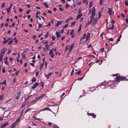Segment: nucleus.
I'll use <instances>...</instances> for the list:
<instances>
[{"label": "nucleus", "mask_w": 128, "mask_h": 128, "mask_svg": "<svg viewBox=\"0 0 128 128\" xmlns=\"http://www.w3.org/2000/svg\"><path fill=\"white\" fill-rule=\"evenodd\" d=\"M74 44H73L70 46V51H71L73 49V48L74 46Z\"/></svg>", "instance_id": "f3484780"}, {"label": "nucleus", "mask_w": 128, "mask_h": 128, "mask_svg": "<svg viewBox=\"0 0 128 128\" xmlns=\"http://www.w3.org/2000/svg\"><path fill=\"white\" fill-rule=\"evenodd\" d=\"M51 55H50V57L51 58H52L54 56V54L53 53V54H51Z\"/></svg>", "instance_id": "13d9d810"}, {"label": "nucleus", "mask_w": 128, "mask_h": 128, "mask_svg": "<svg viewBox=\"0 0 128 128\" xmlns=\"http://www.w3.org/2000/svg\"><path fill=\"white\" fill-rule=\"evenodd\" d=\"M101 13L100 12H98V18H100L101 16Z\"/></svg>", "instance_id": "c756f323"}, {"label": "nucleus", "mask_w": 128, "mask_h": 128, "mask_svg": "<svg viewBox=\"0 0 128 128\" xmlns=\"http://www.w3.org/2000/svg\"><path fill=\"white\" fill-rule=\"evenodd\" d=\"M66 37V36L65 35H64L61 38V39L62 40H64L65 38Z\"/></svg>", "instance_id": "a19ab883"}, {"label": "nucleus", "mask_w": 128, "mask_h": 128, "mask_svg": "<svg viewBox=\"0 0 128 128\" xmlns=\"http://www.w3.org/2000/svg\"><path fill=\"white\" fill-rule=\"evenodd\" d=\"M82 14H78L76 18V20H78V19L80 18V17L82 16Z\"/></svg>", "instance_id": "4468645a"}, {"label": "nucleus", "mask_w": 128, "mask_h": 128, "mask_svg": "<svg viewBox=\"0 0 128 128\" xmlns=\"http://www.w3.org/2000/svg\"><path fill=\"white\" fill-rule=\"evenodd\" d=\"M11 39V38H9L8 39L4 41L3 42H2L3 44H6L7 42H8Z\"/></svg>", "instance_id": "2eb2a0df"}, {"label": "nucleus", "mask_w": 128, "mask_h": 128, "mask_svg": "<svg viewBox=\"0 0 128 128\" xmlns=\"http://www.w3.org/2000/svg\"><path fill=\"white\" fill-rule=\"evenodd\" d=\"M8 122H6L4 124H1L0 125V128H3L6 126H8Z\"/></svg>", "instance_id": "20e7f679"}, {"label": "nucleus", "mask_w": 128, "mask_h": 128, "mask_svg": "<svg viewBox=\"0 0 128 128\" xmlns=\"http://www.w3.org/2000/svg\"><path fill=\"white\" fill-rule=\"evenodd\" d=\"M114 22H115L114 20H112L111 22V23L112 24H113L114 25Z\"/></svg>", "instance_id": "603ef678"}, {"label": "nucleus", "mask_w": 128, "mask_h": 128, "mask_svg": "<svg viewBox=\"0 0 128 128\" xmlns=\"http://www.w3.org/2000/svg\"><path fill=\"white\" fill-rule=\"evenodd\" d=\"M3 55V54L2 55L1 54H0V58L2 59Z\"/></svg>", "instance_id": "338daca9"}, {"label": "nucleus", "mask_w": 128, "mask_h": 128, "mask_svg": "<svg viewBox=\"0 0 128 128\" xmlns=\"http://www.w3.org/2000/svg\"><path fill=\"white\" fill-rule=\"evenodd\" d=\"M84 76H82V77L81 78H80L79 79H78V80H82V79L83 78H84Z\"/></svg>", "instance_id": "6e6d98bb"}, {"label": "nucleus", "mask_w": 128, "mask_h": 128, "mask_svg": "<svg viewBox=\"0 0 128 128\" xmlns=\"http://www.w3.org/2000/svg\"><path fill=\"white\" fill-rule=\"evenodd\" d=\"M69 47V45H67L65 49V51H66L68 49Z\"/></svg>", "instance_id": "393cba45"}, {"label": "nucleus", "mask_w": 128, "mask_h": 128, "mask_svg": "<svg viewBox=\"0 0 128 128\" xmlns=\"http://www.w3.org/2000/svg\"><path fill=\"white\" fill-rule=\"evenodd\" d=\"M20 95H18V96H16V99H18L19 98H20Z\"/></svg>", "instance_id": "3c124183"}, {"label": "nucleus", "mask_w": 128, "mask_h": 128, "mask_svg": "<svg viewBox=\"0 0 128 128\" xmlns=\"http://www.w3.org/2000/svg\"><path fill=\"white\" fill-rule=\"evenodd\" d=\"M97 22V20H94L93 22L92 23V24H96Z\"/></svg>", "instance_id": "473e14b6"}, {"label": "nucleus", "mask_w": 128, "mask_h": 128, "mask_svg": "<svg viewBox=\"0 0 128 128\" xmlns=\"http://www.w3.org/2000/svg\"><path fill=\"white\" fill-rule=\"evenodd\" d=\"M54 49L53 48H52L51 50H50V52L49 53V54L50 55L52 54H53V50H54Z\"/></svg>", "instance_id": "6ab92c4d"}, {"label": "nucleus", "mask_w": 128, "mask_h": 128, "mask_svg": "<svg viewBox=\"0 0 128 128\" xmlns=\"http://www.w3.org/2000/svg\"><path fill=\"white\" fill-rule=\"evenodd\" d=\"M49 35V32H47L45 36V37L46 38H47Z\"/></svg>", "instance_id": "c85d7f7f"}, {"label": "nucleus", "mask_w": 128, "mask_h": 128, "mask_svg": "<svg viewBox=\"0 0 128 128\" xmlns=\"http://www.w3.org/2000/svg\"><path fill=\"white\" fill-rule=\"evenodd\" d=\"M22 56L23 58H24L25 59L26 58L25 55L24 54V53H22Z\"/></svg>", "instance_id": "a878e982"}, {"label": "nucleus", "mask_w": 128, "mask_h": 128, "mask_svg": "<svg viewBox=\"0 0 128 128\" xmlns=\"http://www.w3.org/2000/svg\"><path fill=\"white\" fill-rule=\"evenodd\" d=\"M101 51L102 52H103L104 50V48H101L100 49Z\"/></svg>", "instance_id": "a18cd8bd"}, {"label": "nucleus", "mask_w": 128, "mask_h": 128, "mask_svg": "<svg viewBox=\"0 0 128 128\" xmlns=\"http://www.w3.org/2000/svg\"><path fill=\"white\" fill-rule=\"evenodd\" d=\"M68 24H66V25H65L63 27V28H66L67 26H68Z\"/></svg>", "instance_id": "5fc2aeb1"}, {"label": "nucleus", "mask_w": 128, "mask_h": 128, "mask_svg": "<svg viewBox=\"0 0 128 128\" xmlns=\"http://www.w3.org/2000/svg\"><path fill=\"white\" fill-rule=\"evenodd\" d=\"M46 47L47 49H48L49 48V46L48 44H46Z\"/></svg>", "instance_id": "864d4df0"}, {"label": "nucleus", "mask_w": 128, "mask_h": 128, "mask_svg": "<svg viewBox=\"0 0 128 128\" xmlns=\"http://www.w3.org/2000/svg\"><path fill=\"white\" fill-rule=\"evenodd\" d=\"M125 4L126 6H127L128 5V1L126 0L125 1Z\"/></svg>", "instance_id": "37998d69"}, {"label": "nucleus", "mask_w": 128, "mask_h": 128, "mask_svg": "<svg viewBox=\"0 0 128 128\" xmlns=\"http://www.w3.org/2000/svg\"><path fill=\"white\" fill-rule=\"evenodd\" d=\"M90 33H87L86 36V42L89 39L90 37Z\"/></svg>", "instance_id": "9b49d317"}, {"label": "nucleus", "mask_w": 128, "mask_h": 128, "mask_svg": "<svg viewBox=\"0 0 128 128\" xmlns=\"http://www.w3.org/2000/svg\"><path fill=\"white\" fill-rule=\"evenodd\" d=\"M82 25L80 24L79 26V28L78 30V32H79L82 29Z\"/></svg>", "instance_id": "5701e85b"}, {"label": "nucleus", "mask_w": 128, "mask_h": 128, "mask_svg": "<svg viewBox=\"0 0 128 128\" xmlns=\"http://www.w3.org/2000/svg\"><path fill=\"white\" fill-rule=\"evenodd\" d=\"M95 9L94 7H93L92 12V15L91 16H93L95 15Z\"/></svg>", "instance_id": "39448f33"}, {"label": "nucleus", "mask_w": 128, "mask_h": 128, "mask_svg": "<svg viewBox=\"0 0 128 128\" xmlns=\"http://www.w3.org/2000/svg\"><path fill=\"white\" fill-rule=\"evenodd\" d=\"M20 120V118H18L11 125L10 127V128H14V126L18 124V122Z\"/></svg>", "instance_id": "f03ea898"}, {"label": "nucleus", "mask_w": 128, "mask_h": 128, "mask_svg": "<svg viewBox=\"0 0 128 128\" xmlns=\"http://www.w3.org/2000/svg\"><path fill=\"white\" fill-rule=\"evenodd\" d=\"M74 30L73 29L72 30L71 32L70 33V35H72V34H73L74 32Z\"/></svg>", "instance_id": "72a5a7b5"}, {"label": "nucleus", "mask_w": 128, "mask_h": 128, "mask_svg": "<svg viewBox=\"0 0 128 128\" xmlns=\"http://www.w3.org/2000/svg\"><path fill=\"white\" fill-rule=\"evenodd\" d=\"M75 24V22H72L71 24V26H73V25H74Z\"/></svg>", "instance_id": "79ce46f5"}, {"label": "nucleus", "mask_w": 128, "mask_h": 128, "mask_svg": "<svg viewBox=\"0 0 128 128\" xmlns=\"http://www.w3.org/2000/svg\"><path fill=\"white\" fill-rule=\"evenodd\" d=\"M69 5L67 3H66V5H65V7L66 8H68L69 6Z\"/></svg>", "instance_id": "e433bc0d"}, {"label": "nucleus", "mask_w": 128, "mask_h": 128, "mask_svg": "<svg viewBox=\"0 0 128 128\" xmlns=\"http://www.w3.org/2000/svg\"><path fill=\"white\" fill-rule=\"evenodd\" d=\"M42 24H39V25L38 26V27L39 28H40L42 27Z\"/></svg>", "instance_id": "49530a36"}, {"label": "nucleus", "mask_w": 128, "mask_h": 128, "mask_svg": "<svg viewBox=\"0 0 128 128\" xmlns=\"http://www.w3.org/2000/svg\"><path fill=\"white\" fill-rule=\"evenodd\" d=\"M124 80L126 81L127 80H126V78L125 77L122 76H118L116 78H115L116 82L118 81L120 82V80L123 81Z\"/></svg>", "instance_id": "f257e3e1"}, {"label": "nucleus", "mask_w": 128, "mask_h": 128, "mask_svg": "<svg viewBox=\"0 0 128 128\" xmlns=\"http://www.w3.org/2000/svg\"><path fill=\"white\" fill-rule=\"evenodd\" d=\"M45 110H48L49 111H51V110L50 109V108H46L44 109H43L42 110H41V111H43Z\"/></svg>", "instance_id": "412c9836"}, {"label": "nucleus", "mask_w": 128, "mask_h": 128, "mask_svg": "<svg viewBox=\"0 0 128 128\" xmlns=\"http://www.w3.org/2000/svg\"><path fill=\"white\" fill-rule=\"evenodd\" d=\"M12 6V3H11L10 4V7H9V8H6V10L8 12H10V10Z\"/></svg>", "instance_id": "9d476101"}, {"label": "nucleus", "mask_w": 128, "mask_h": 128, "mask_svg": "<svg viewBox=\"0 0 128 128\" xmlns=\"http://www.w3.org/2000/svg\"><path fill=\"white\" fill-rule=\"evenodd\" d=\"M32 82H33L36 80V79L35 78H33L32 80Z\"/></svg>", "instance_id": "58836bf2"}, {"label": "nucleus", "mask_w": 128, "mask_h": 128, "mask_svg": "<svg viewBox=\"0 0 128 128\" xmlns=\"http://www.w3.org/2000/svg\"><path fill=\"white\" fill-rule=\"evenodd\" d=\"M51 25V24L50 23H49L47 25V26L48 27L50 26Z\"/></svg>", "instance_id": "774afa93"}, {"label": "nucleus", "mask_w": 128, "mask_h": 128, "mask_svg": "<svg viewBox=\"0 0 128 128\" xmlns=\"http://www.w3.org/2000/svg\"><path fill=\"white\" fill-rule=\"evenodd\" d=\"M87 114L88 116H92L93 118H95L96 117V114H94L92 113H87Z\"/></svg>", "instance_id": "423d86ee"}, {"label": "nucleus", "mask_w": 128, "mask_h": 128, "mask_svg": "<svg viewBox=\"0 0 128 128\" xmlns=\"http://www.w3.org/2000/svg\"><path fill=\"white\" fill-rule=\"evenodd\" d=\"M47 4L46 2H44V3L43 4V5H44L45 7L47 8H48V5H47Z\"/></svg>", "instance_id": "4be33fe9"}, {"label": "nucleus", "mask_w": 128, "mask_h": 128, "mask_svg": "<svg viewBox=\"0 0 128 128\" xmlns=\"http://www.w3.org/2000/svg\"><path fill=\"white\" fill-rule=\"evenodd\" d=\"M2 84H6V80H4L3 82L2 83Z\"/></svg>", "instance_id": "f704fd0d"}, {"label": "nucleus", "mask_w": 128, "mask_h": 128, "mask_svg": "<svg viewBox=\"0 0 128 128\" xmlns=\"http://www.w3.org/2000/svg\"><path fill=\"white\" fill-rule=\"evenodd\" d=\"M31 5L30 4H28L26 5V6L28 8H30L31 6Z\"/></svg>", "instance_id": "680f3d73"}, {"label": "nucleus", "mask_w": 128, "mask_h": 128, "mask_svg": "<svg viewBox=\"0 0 128 128\" xmlns=\"http://www.w3.org/2000/svg\"><path fill=\"white\" fill-rule=\"evenodd\" d=\"M5 4V3L4 2L2 3V5L1 6V7H4V5Z\"/></svg>", "instance_id": "ea45409f"}, {"label": "nucleus", "mask_w": 128, "mask_h": 128, "mask_svg": "<svg viewBox=\"0 0 128 128\" xmlns=\"http://www.w3.org/2000/svg\"><path fill=\"white\" fill-rule=\"evenodd\" d=\"M109 40L111 41H112L113 40V39L112 38H110L108 39V40Z\"/></svg>", "instance_id": "e2e57ef3"}, {"label": "nucleus", "mask_w": 128, "mask_h": 128, "mask_svg": "<svg viewBox=\"0 0 128 128\" xmlns=\"http://www.w3.org/2000/svg\"><path fill=\"white\" fill-rule=\"evenodd\" d=\"M108 13L110 15V16L112 14V10L110 8H108Z\"/></svg>", "instance_id": "f8f14e48"}, {"label": "nucleus", "mask_w": 128, "mask_h": 128, "mask_svg": "<svg viewBox=\"0 0 128 128\" xmlns=\"http://www.w3.org/2000/svg\"><path fill=\"white\" fill-rule=\"evenodd\" d=\"M30 10H27L26 11V14H28L29 13V12H30Z\"/></svg>", "instance_id": "4d7b16f0"}, {"label": "nucleus", "mask_w": 128, "mask_h": 128, "mask_svg": "<svg viewBox=\"0 0 128 128\" xmlns=\"http://www.w3.org/2000/svg\"><path fill=\"white\" fill-rule=\"evenodd\" d=\"M36 116H33L32 117H33V118H34L35 120H40V119L36 118Z\"/></svg>", "instance_id": "c03bdc74"}, {"label": "nucleus", "mask_w": 128, "mask_h": 128, "mask_svg": "<svg viewBox=\"0 0 128 128\" xmlns=\"http://www.w3.org/2000/svg\"><path fill=\"white\" fill-rule=\"evenodd\" d=\"M3 98H4V97H3V96H2V95L0 96V100H3Z\"/></svg>", "instance_id": "4c0bfd02"}, {"label": "nucleus", "mask_w": 128, "mask_h": 128, "mask_svg": "<svg viewBox=\"0 0 128 128\" xmlns=\"http://www.w3.org/2000/svg\"><path fill=\"white\" fill-rule=\"evenodd\" d=\"M44 66V63H42L40 67V69H41Z\"/></svg>", "instance_id": "c9c22d12"}, {"label": "nucleus", "mask_w": 128, "mask_h": 128, "mask_svg": "<svg viewBox=\"0 0 128 128\" xmlns=\"http://www.w3.org/2000/svg\"><path fill=\"white\" fill-rule=\"evenodd\" d=\"M4 63L6 65H8V62L7 60H5L4 61Z\"/></svg>", "instance_id": "de8ad7c7"}, {"label": "nucleus", "mask_w": 128, "mask_h": 128, "mask_svg": "<svg viewBox=\"0 0 128 128\" xmlns=\"http://www.w3.org/2000/svg\"><path fill=\"white\" fill-rule=\"evenodd\" d=\"M104 0H100L99 2L100 3V5H102L103 3V1Z\"/></svg>", "instance_id": "7c9ffc66"}, {"label": "nucleus", "mask_w": 128, "mask_h": 128, "mask_svg": "<svg viewBox=\"0 0 128 128\" xmlns=\"http://www.w3.org/2000/svg\"><path fill=\"white\" fill-rule=\"evenodd\" d=\"M74 69L73 68L72 70V71L71 73V75L72 76V74H73L74 73Z\"/></svg>", "instance_id": "0e129e2a"}, {"label": "nucleus", "mask_w": 128, "mask_h": 128, "mask_svg": "<svg viewBox=\"0 0 128 128\" xmlns=\"http://www.w3.org/2000/svg\"><path fill=\"white\" fill-rule=\"evenodd\" d=\"M94 18L93 16H90V20L86 23V26H88L90 24H91L92 22V20H94Z\"/></svg>", "instance_id": "7ed1b4c3"}, {"label": "nucleus", "mask_w": 128, "mask_h": 128, "mask_svg": "<svg viewBox=\"0 0 128 128\" xmlns=\"http://www.w3.org/2000/svg\"><path fill=\"white\" fill-rule=\"evenodd\" d=\"M110 24L109 25L110 27L108 28V30H109V29H111L112 30L113 29L114 25L113 24H112L111 26L110 27Z\"/></svg>", "instance_id": "aec40b11"}, {"label": "nucleus", "mask_w": 128, "mask_h": 128, "mask_svg": "<svg viewBox=\"0 0 128 128\" xmlns=\"http://www.w3.org/2000/svg\"><path fill=\"white\" fill-rule=\"evenodd\" d=\"M62 21H59L57 22L56 24L55 25V26L56 27H58V26L59 25L61 24L62 23Z\"/></svg>", "instance_id": "1a4fd4ad"}, {"label": "nucleus", "mask_w": 128, "mask_h": 128, "mask_svg": "<svg viewBox=\"0 0 128 128\" xmlns=\"http://www.w3.org/2000/svg\"><path fill=\"white\" fill-rule=\"evenodd\" d=\"M7 49H6L5 48H4V49H2L1 51L0 54L2 55H4V54L5 52H6V50H7Z\"/></svg>", "instance_id": "0eeeda50"}, {"label": "nucleus", "mask_w": 128, "mask_h": 128, "mask_svg": "<svg viewBox=\"0 0 128 128\" xmlns=\"http://www.w3.org/2000/svg\"><path fill=\"white\" fill-rule=\"evenodd\" d=\"M40 86L42 87V89L44 87L43 82H40Z\"/></svg>", "instance_id": "b1692460"}, {"label": "nucleus", "mask_w": 128, "mask_h": 128, "mask_svg": "<svg viewBox=\"0 0 128 128\" xmlns=\"http://www.w3.org/2000/svg\"><path fill=\"white\" fill-rule=\"evenodd\" d=\"M39 85V83L38 82H36L35 83L34 85L31 87L32 89H34L36 88L37 86Z\"/></svg>", "instance_id": "6e6552de"}, {"label": "nucleus", "mask_w": 128, "mask_h": 128, "mask_svg": "<svg viewBox=\"0 0 128 128\" xmlns=\"http://www.w3.org/2000/svg\"><path fill=\"white\" fill-rule=\"evenodd\" d=\"M56 35L57 37L58 38L60 37V35L59 32H56Z\"/></svg>", "instance_id": "ddd939ff"}, {"label": "nucleus", "mask_w": 128, "mask_h": 128, "mask_svg": "<svg viewBox=\"0 0 128 128\" xmlns=\"http://www.w3.org/2000/svg\"><path fill=\"white\" fill-rule=\"evenodd\" d=\"M13 40L12 39L9 42H8V44H11L13 42Z\"/></svg>", "instance_id": "cd10ccee"}, {"label": "nucleus", "mask_w": 128, "mask_h": 128, "mask_svg": "<svg viewBox=\"0 0 128 128\" xmlns=\"http://www.w3.org/2000/svg\"><path fill=\"white\" fill-rule=\"evenodd\" d=\"M31 96H29L27 98H25V100H28L30 98V97Z\"/></svg>", "instance_id": "052dcab7"}, {"label": "nucleus", "mask_w": 128, "mask_h": 128, "mask_svg": "<svg viewBox=\"0 0 128 128\" xmlns=\"http://www.w3.org/2000/svg\"><path fill=\"white\" fill-rule=\"evenodd\" d=\"M28 50V48H26V49H25L24 51H23L22 53H25Z\"/></svg>", "instance_id": "09e8293b"}, {"label": "nucleus", "mask_w": 128, "mask_h": 128, "mask_svg": "<svg viewBox=\"0 0 128 128\" xmlns=\"http://www.w3.org/2000/svg\"><path fill=\"white\" fill-rule=\"evenodd\" d=\"M52 40L54 41L55 40L56 38L55 36H54L53 35L52 36Z\"/></svg>", "instance_id": "2f4dec72"}, {"label": "nucleus", "mask_w": 128, "mask_h": 128, "mask_svg": "<svg viewBox=\"0 0 128 128\" xmlns=\"http://www.w3.org/2000/svg\"><path fill=\"white\" fill-rule=\"evenodd\" d=\"M0 108L2 110H4L6 109V108L4 107H0Z\"/></svg>", "instance_id": "8fccbe9b"}, {"label": "nucleus", "mask_w": 128, "mask_h": 128, "mask_svg": "<svg viewBox=\"0 0 128 128\" xmlns=\"http://www.w3.org/2000/svg\"><path fill=\"white\" fill-rule=\"evenodd\" d=\"M80 73L81 71L80 70H79L78 72H75V74H78L79 75L80 74Z\"/></svg>", "instance_id": "bb28decb"}, {"label": "nucleus", "mask_w": 128, "mask_h": 128, "mask_svg": "<svg viewBox=\"0 0 128 128\" xmlns=\"http://www.w3.org/2000/svg\"><path fill=\"white\" fill-rule=\"evenodd\" d=\"M52 72H50V73H48L46 76V78L47 79H48L49 78L50 76V75H52Z\"/></svg>", "instance_id": "a211bd4d"}, {"label": "nucleus", "mask_w": 128, "mask_h": 128, "mask_svg": "<svg viewBox=\"0 0 128 128\" xmlns=\"http://www.w3.org/2000/svg\"><path fill=\"white\" fill-rule=\"evenodd\" d=\"M38 100V99H37V98H35V99L34 100H32V102H31V103H33V102H35V101L36 100Z\"/></svg>", "instance_id": "69168bd1"}, {"label": "nucleus", "mask_w": 128, "mask_h": 128, "mask_svg": "<svg viewBox=\"0 0 128 128\" xmlns=\"http://www.w3.org/2000/svg\"><path fill=\"white\" fill-rule=\"evenodd\" d=\"M45 95L44 94H43L42 95H41L40 96H39L38 97L36 98H37V99H40L43 97Z\"/></svg>", "instance_id": "dca6fc26"}, {"label": "nucleus", "mask_w": 128, "mask_h": 128, "mask_svg": "<svg viewBox=\"0 0 128 128\" xmlns=\"http://www.w3.org/2000/svg\"><path fill=\"white\" fill-rule=\"evenodd\" d=\"M68 19L69 20H70L72 19V16H70L69 17Z\"/></svg>", "instance_id": "bf43d9fd"}]
</instances>
